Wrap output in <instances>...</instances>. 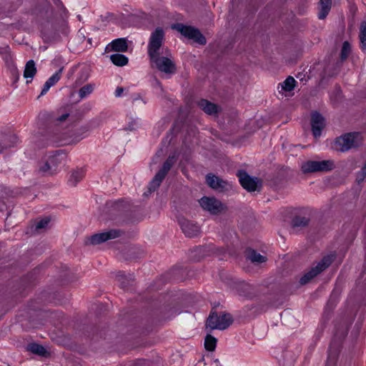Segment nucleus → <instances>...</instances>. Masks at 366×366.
Wrapping results in <instances>:
<instances>
[{"label": "nucleus", "instance_id": "26", "mask_svg": "<svg viewBox=\"0 0 366 366\" xmlns=\"http://www.w3.org/2000/svg\"><path fill=\"white\" fill-rule=\"evenodd\" d=\"M296 81L292 76H288L280 86L281 89L285 92H291L295 87Z\"/></svg>", "mask_w": 366, "mask_h": 366}, {"label": "nucleus", "instance_id": "31", "mask_svg": "<svg viewBox=\"0 0 366 366\" xmlns=\"http://www.w3.org/2000/svg\"><path fill=\"white\" fill-rule=\"evenodd\" d=\"M360 39L362 49L366 51V22L361 24Z\"/></svg>", "mask_w": 366, "mask_h": 366}, {"label": "nucleus", "instance_id": "11", "mask_svg": "<svg viewBox=\"0 0 366 366\" xmlns=\"http://www.w3.org/2000/svg\"><path fill=\"white\" fill-rule=\"evenodd\" d=\"M122 232L119 229H110L107 232L95 234L89 238L92 244H98L109 239L120 237Z\"/></svg>", "mask_w": 366, "mask_h": 366}, {"label": "nucleus", "instance_id": "39", "mask_svg": "<svg viewBox=\"0 0 366 366\" xmlns=\"http://www.w3.org/2000/svg\"><path fill=\"white\" fill-rule=\"evenodd\" d=\"M3 142V145L4 144H9V143H11V142L9 141V139H6V141H1Z\"/></svg>", "mask_w": 366, "mask_h": 366}, {"label": "nucleus", "instance_id": "2", "mask_svg": "<svg viewBox=\"0 0 366 366\" xmlns=\"http://www.w3.org/2000/svg\"><path fill=\"white\" fill-rule=\"evenodd\" d=\"M362 142V137L359 132L345 134L335 140V149L340 152H347L359 147Z\"/></svg>", "mask_w": 366, "mask_h": 366}, {"label": "nucleus", "instance_id": "25", "mask_svg": "<svg viewBox=\"0 0 366 366\" xmlns=\"http://www.w3.org/2000/svg\"><path fill=\"white\" fill-rule=\"evenodd\" d=\"M112 62L118 66H123L128 64V58L122 54H114L110 56Z\"/></svg>", "mask_w": 366, "mask_h": 366}, {"label": "nucleus", "instance_id": "32", "mask_svg": "<svg viewBox=\"0 0 366 366\" xmlns=\"http://www.w3.org/2000/svg\"><path fill=\"white\" fill-rule=\"evenodd\" d=\"M117 281L119 282L120 286L122 288L124 289L127 287L129 285V282L130 280H132V277L130 276L129 278L126 277L122 272H119L117 276Z\"/></svg>", "mask_w": 366, "mask_h": 366}, {"label": "nucleus", "instance_id": "41", "mask_svg": "<svg viewBox=\"0 0 366 366\" xmlns=\"http://www.w3.org/2000/svg\"><path fill=\"white\" fill-rule=\"evenodd\" d=\"M209 249H210L211 251H213V249H214V247H213V246H212V245H211V246H209Z\"/></svg>", "mask_w": 366, "mask_h": 366}, {"label": "nucleus", "instance_id": "15", "mask_svg": "<svg viewBox=\"0 0 366 366\" xmlns=\"http://www.w3.org/2000/svg\"><path fill=\"white\" fill-rule=\"evenodd\" d=\"M19 142L18 137L13 134L0 135V153L4 149L15 146Z\"/></svg>", "mask_w": 366, "mask_h": 366}, {"label": "nucleus", "instance_id": "8", "mask_svg": "<svg viewBox=\"0 0 366 366\" xmlns=\"http://www.w3.org/2000/svg\"><path fill=\"white\" fill-rule=\"evenodd\" d=\"M175 161L176 158L174 156H169L164 162L161 169L156 174L149 183V190L150 192L155 191L159 187L162 180L164 179Z\"/></svg>", "mask_w": 366, "mask_h": 366}, {"label": "nucleus", "instance_id": "19", "mask_svg": "<svg viewBox=\"0 0 366 366\" xmlns=\"http://www.w3.org/2000/svg\"><path fill=\"white\" fill-rule=\"evenodd\" d=\"M198 105L201 109L208 114H214L217 113V106L206 99L200 100L198 102Z\"/></svg>", "mask_w": 366, "mask_h": 366}, {"label": "nucleus", "instance_id": "35", "mask_svg": "<svg viewBox=\"0 0 366 366\" xmlns=\"http://www.w3.org/2000/svg\"><path fill=\"white\" fill-rule=\"evenodd\" d=\"M350 45L347 41H345L342 44V50H341V59L342 60L347 58L350 52Z\"/></svg>", "mask_w": 366, "mask_h": 366}, {"label": "nucleus", "instance_id": "36", "mask_svg": "<svg viewBox=\"0 0 366 366\" xmlns=\"http://www.w3.org/2000/svg\"><path fill=\"white\" fill-rule=\"evenodd\" d=\"M366 177V162L357 174V179L359 182L362 181Z\"/></svg>", "mask_w": 366, "mask_h": 366}, {"label": "nucleus", "instance_id": "38", "mask_svg": "<svg viewBox=\"0 0 366 366\" xmlns=\"http://www.w3.org/2000/svg\"><path fill=\"white\" fill-rule=\"evenodd\" d=\"M69 117V114L68 113H66V114H62L61 116H60L57 120L59 121V122H63L64 120H66L67 119V117Z\"/></svg>", "mask_w": 366, "mask_h": 366}, {"label": "nucleus", "instance_id": "4", "mask_svg": "<svg viewBox=\"0 0 366 366\" xmlns=\"http://www.w3.org/2000/svg\"><path fill=\"white\" fill-rule=\"evenodd\" d=\"M232 317L228 313L221 312L219 315L212 313L207 320V327L211 330H223L227 329L232 323Z\"/></svg>", "mask_w": 366, "mask_h": 366}, {"label": "nucleus", "instance_id": "22", "mask_svg": "<svg viewBox=\"0 0 366 366\" xmlns=\"http://www.w3.org/2000/svg\"><path fill=\"white\" fill-rule=\"evenodd\" d=\"M84 177V172L82 169L73 171L68 180V183L71 186H76Z\"/></svg>", "mask_w": 366, "mask_h": 366}, {"label": "nucleus", "instance_id": "9", "mask_svg": "<svg viewBox=\"0 0 366 366\" xmlns=\"http://www.w3.org/2000/svg\"><path fill=\"white\" fill-rule=\"evenodd\" d=\"M199 202L202 208L211 214H218L224 209L223 204L214 197H203Z\"/></svg>", "mask_w": 366, "mask_h": 366}, {"label": "nucleus", "instance_id": "14", "mask_svg": "<svg viewBox=\"0 0 366 366\" xmlns=\"http://www.w3.org/2000/svg\"><path fill=\"white\" fill-rule=\"evenodd\" d=\"M311 125L312 134L315 138L320 137L322 130L325 127V119L317 112L312 114Z\"/></svg>", "mask_w": 366, "mask_h": 366}, {"label": "nucleus", "instance_id": "6", "mask_svg": "<svg viewBox=\"0 0 366 366\" xmlns=\"http://www.w3.org/2000/svg\"><path fill=\"white\" fill-rule=\"evenodd\" d=\"M334 258L332 255H327L324 257L315 267H312V269L304 274L303 277L300 278V282L301 285H305L309 282L312 278L316 277L318 274L324 271L326 268H327L331 263L332 262Z\"/></svg>", "mask_w": 366, "mask_h": 366}, {"label": "nucleus", "instance_id": "21", "mask_svg": "<svg viewBox=\"0 0 366 366\" xmlns=\"http://www.w3.org/2000/svg\"><path fill=\"white\" fill-rule=\"evenodd\" d=\"M112 49L116 51L124 52L127 51L128 46L125 39L120 38L111 42Z\"/></svg>", "mask_w": 366, "mask_h": 366}, {"label": "nucleus", "instance_id": "10", "mask_svg": "<svg viewBox=\"0 0 366 366\" xmlns=\"http://www.w3.org/2000/svg\"><path fill=\"white\" fill-rule=\"evenodd\" d=\"M237 177L242 187L247 191H255L259 184V180L257 178L250 177L244 171L238 172Z\"/></svg>", "mask_w": 366, "mask_h": 366}, {"label": "nucleus", "instance_id": "40", "mask_svg": "<svg viewBox=\"0 0 366 366\" xmlns=\"http://www.w3.org/2000/svg\"><path fill=\"white\" fill-rule=\"evenodd\" d=\"M199 252H203L204 251V248H203V247H200V248L199 249Z\"/></svg>", "mask_w": 366, "mask_h": 366}, {"label": "nucleus", "instance_id": "34", "mask_svg": "<svg viewBox=\"0 0 366 366\" xmlns=\"http://www.w3.org/2000/svg\"><path fill=\"white\" fill-rule=\"evenodd\" d=\"M50 222L49 217H45L39 221L35 225V231L38 232L40 229H46Z\"/></svg>", "mask_w": 366, "mask_h": 366}, {"label": "nucleus", "instance_id": "7", "mask_svg": "<svg viewBox=\"0 0 366 366\" xmlns=\"http://www.w3.org/2000/svg\"><path fill=\"white\" fill-rule=\"evenodd\" d=\"M172 29L177 30L181 33L184 36L199 44H205L206 39L200 31L192 26H184L182 24H175L172 26Z\"/></svg>", "mask_w": 366, "mask_h": 366}, {"label": "nucleus", "instance_id": "18", "mask_svg": "<svg viewBox=\"0 0 366 366\" xmlns=\"http://www.w3.org/2000/svg\"><path fill=\"white\" fill-rule=\"evenodd\" d=\"M36 73V64L34 60H29L26 62L24 71V77L26 79H30V80H27L26 83L31 82L34 76Z\"/></svg>", "mask_w": 366, "mask_h": 366}, {"label": "nucleus", "instance_id": "33", "mask_svg": "<svg viewBox=\"0 0 366 366\" xmlns=\"http://www.w3.org/2000/svg\"><path fill=\"white\" fill-rule=\"evenodd\" d=\"M139 127L140 123L138 119L130 118L127 126L125 127V129L128 131H134L139 128Z\"/></svg>", "mask_w": 366, "mask_h": 366}, {"label": "nucleus", "instance_id": "5", "mask_svg": "<svg viewBox=\"0 0 366 366\" xmlns=\"http://www.w3.org/2000/svg\"><path fill=\"white\" fill-rule=\"evenodd\" d=\"M65 159V155L62 153H56L49 156L39 167V171L44 175H50L55 173L61 166Z\"/></svg>", "mask_w": 366, "mask_h": 366}, {"label": "nucleus", "instance_id": "23", "mask_svg": "<svg viewBox=\"0 0 366 366\" xmlns=\"http://www.w3.org/2000/svg\"><path fill=\"white\" fill-rule=\"evenodd\" d=\"M27 350L33 354L38 355L41 357H46L48 355L47 350L41 345L36 343H31L27 345Z\"/></svg>", "mask_w": 366, "mask_h": 366}, {"label": "nucleus", "instance_id": "20", "mask_svg": "<svg viewBox=\"0 0 366 366\" xmlns=\"http://www.w3.org/2000/svg\"><path fill=\"white\" fill-rule=\"evenodd\" d=\"M332 6V0H320V11L318 18L324 19L329 14Z\"/></svg>", "mask_w": 366, "mask_h": 366}, {"label": "nucleus", "instance_id": "3", "mask_svg": "<svg viewBox=\"0 0 366 366\" xmlns=\"http://www.w3.org/2000/svg\"><path fill=\"white\" fill-rule=\"evenodd\" d=\"M301 168L304 173L328 172L335 168V164L332 159L322 161L309 160L304 162Z\"/></svg>", "mask_w": 366, "mask_h": 366}, {"label": "nucleus", "instance_id": "1", "mask_svg": "<svg viewBox=\"0 0 366 366\" xmlns=\"http://www.w3.org/2000/svg\"><path fill=\"white\" fill-rule=\"evenodd\" d=\"M164 32L157 28L152 34L148 42L147 53L151 66L167 76L174 74L177 66L172 55L162 46Z\"/></svg>", "mask_w": 366, "mask_h": 366}, {"label": "nucleus", "instance_id": "27", "mask_svg": "<svg viewBox=\"0 0 366 366\" xmlns=\"http://www.w3.org/2000/svg\"><path fill=\"white\" fill-rule=\"evenodd\" d=\"M242 292L240 295L244 296L249 299H252L254 297V288L253 286L244 283L241 285Z\"/></svg>", "mask_w": 366, "mask_h": 366}, {"label": "nucleus", "instance_id": "12", "mask_svg": "<svg viewBox=\"0 0 366 366\" xmlns=\"http://www.w3.org/2000/svg\"><path fill=\"white\" fill-rule=\"evenodd\" d=\"M206 181L211 188L219 192L226 191L232 188V184L229 182L212 174L207 175Z\"/></svg>", "mask_w": 366, "mask_h": 366}, {"label": "nucleus", "instance_id": "28", "mask_svg": "<svg viewBox=\"0 0 366 366\" xmlns=\"http://www.w3.org/2000/svg\"><path fill=\"white\" fill-rule=\"evenodd\" d=\"M217 345V339L211 335H207L204 340V347L208 351H214Z\"/></svg>", "mask_w": 366, "mask_h": 366}, {"label": "nucleus", "instance_id": "30", "mask_svg": "<svg viewBox=\"0 0 366 366\" xmlns=\"http://www.w3.org/2000/svg\"><path fill=\"white\" fill-rule=\"evenodd\" d=\"M309 219L305 217H295L292 222L294 227H304L308 224Z\"/></svg>", "mask_w": 366, "mask_h": 366}, {"label": "nucleus", "instance_id": "24", "mask_svg": "<svg viewBox=\"0 0 366 366\" xmlns=\"http://www.w3.org/2000/svg\"><path fill=\"white\" fill-rule=\"evenodd\" d=\"M247 258L253 263H262L266 262V257L261 255L254 249H248L247 254Z\"/></svg>", "mask_w": 366, "mask_h": 366}, {"label": "nucleus", "instance_id": "13", "mask_svg": "<svg viewBox=\"0 0 366 366\" xmlns=\"http://www.w3.org/2000/svg\"><path fill=\"white\" fill-rule=\"evenodd\" d=\"M179 224L184 234L188 237H194L200 232L199 227L183 217L179 219Z\"/></svg>", "mask_w": 366, "mask_h": 366}, {"label": "nucleus", "instance_id": "29", "mask_svg": "<svg viewBox=\"0 0 366 366\" xmlns=\"http://www.w3.org/2000/svg\"><path fill=\"white\" fill-rule=\"evenodd\" d=\"M94 89V85L92 84H86L82 86L79 90V96L80 99H84L92 93Z\"/></svg>", "mask_w": 366, "mask_h": 366}, {"label": "nucleus", "instance_id": "37", "mask_svg": "<svg viewBox=\"0 0 366 366\" xmlns=\"http://www.w3.org/2000/svg\"><path fill=\"white\" fill-rule=\"evenodd\" d=\"M124 92L123 87H117L115 90L114 94L116 97H120Z\"/></svg>", "mask_w": 366, "mask_h": 366}, {"label": "nucleus", "instance_id": "17", "mask_svg": "<svg viewBox=\"0 0 366 366\" xmlns=\"http://www.w3.org/2000/svg\"><path fill=\"white\" fill-rule=\"evenodd\" d=\"M61 72L62 69H60L47 79V81L44 84L40 96L46 94L49 89L59 81Z\"/></svg>", "mask_w": 366, "mask_h": 366}, {"label": "nucleus", "instance_id": "16", "mask_svg": "<svg viewBox=\"0 0 366 366\" xmlns=\"http://www.w3.org/2000/svg\"><path fill=\"white\" fill-rule=\"evenodd\" d=\"M74 69L77 71V76L75 81L76 86L81 85L89 79L90 69L87 65L83 64L75 67Z\"/></svg>", "mask_w": 366, "mask_h": 366}]
</instances>
